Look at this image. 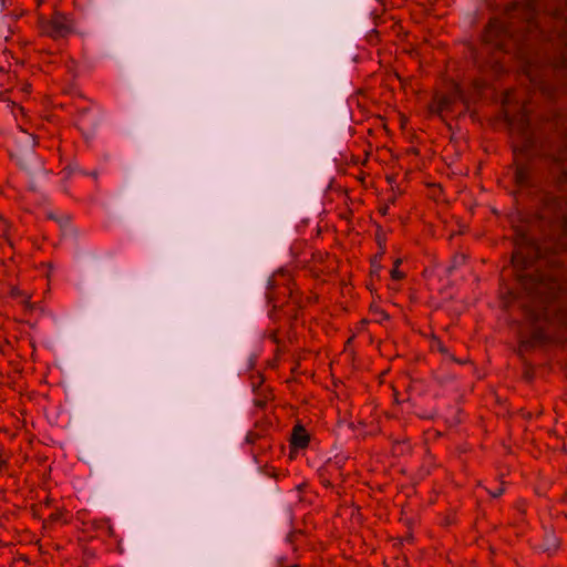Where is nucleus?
<instances>
[{
    "instance_id": "f03ea898",
    "label": "nucleus",
    "mask_w": 567,
    "mask_h": 567,
    "mask_svg": "<svg viewBox=\"0 0 567 567\" xmlns=\"http://www.w3.org/2000/svg\"><path fill=\"white\" fill-rule=\"evenodd\" d=\"M536 223L549 239L567 237V200L557 197L546 198Z\"/></svg>"
},
{
    "instance_id": "423d86ee",
    "label": "nucleus",
    "mask_w": 567,
    "mask_h": 567,
    "mask_svg": "<svg viewBox=\"0 0 567 567\" xmlns=\"http://www.w3.org/2000/svg\"><path fill=\"white\" fill-rule=\"evenodd\" d=\"M308 442L309 435L307 431L300 425L295 426L291 435V444L297 449H303L308 445Z\"/></svg>"
},
{
    "instance_id": "9b49d317",
    "label": "nucleus",
    "mask_w": 567,
    "mask_h": 567,
    "mask_svg": "<svg viewBox=\"0 0 567 567\" xmlns=\"http://www.w3.org/2000/svg\"><path fill=\"white\" fill-rule=\"evenodd\" d=\"M6 227H7L6 220L2 217H0V230H4Z\"/></svg>"
},
{
    "instance_id": "20e7f679",
    "label": "nucleus",
    "mask_w": 567,
    "mask_h": 567,
    "mask_svg": "<svg viewBox=\"0 0 567 567\" xmlns=\"http://www.w3.org/2000/svg\"><path fill=\"white\" fill-rule=\"evenodd\" d=\"M506 39L507 29L504 22L499 19H492L484 31V42L497 49H503L505 47Z\"/></svg>"
},
{
    "instance_id": "39448f33",
    "label": "nucleus",
    "mask_w": 567,
    "mask_h": 567,
    "mask_svg": "<svg viewBox=\"0 0 567 567\" xmlns=\"http://www.w3.org/2000/svg\"><path fill=\"white\" fill-rule=\"evenodd\" d=\"M462 91L457 84L454 85L453 92L449 95L445 94H436L433 99L431 109L433 112L437 114H443L444 112L450 111L452 104L456 100H461Z\"/></svg>"
},
{
    "instance_id": "0eeeda50",
    "label": "nucleus",
    "mask_w": 567,
    "mask_h": 567,
    "mask_svg": "<svg viewBox=\"0 0 567 567\" xmlns=\"http://www.w3.org/2000/svg\"><path fill=\"white\" fill-rule=\"evenodd\" d=\"M517 184L524 185L528 181V169L525 166H518L515 173Z\"/></svg>"
},
{
    "instance_id": "9d476101",
    "label": "nucleus",
    "mask_w": 567,
    "mask_h": 567,
    "mask_svg": "<svg viewBox=\"0 0 567 567\" xmlns=\"http://www.w3.org/2000/svg\"><path fill=\"white\" fill-rule=\"evenodd\" d=\"M7 462L6 455L0 451V470L4 466Z\"/></svg>"
},
{
    "instance_id": "f8f14e48",
    "label": "nucleus",
    "mask_w": 567,
    "mask_h": 567,
    "mask_svg": "<svg viewBox=\"0 0 567 567\" xmlns=\"http://www.w3.org/2000/svg\"><path fill=\"white\" fill-rule=\"evenodd\" d=\"M502 493H503V489L501 488V489H498L497 492L492 493V495H493L494 497H497V496H499Z\"/></svg>"
},
{
    "instance_id": "f257e3e1",
    "label": "nucleus",
    "mask_w": 567,
    "mask_h": 567,
    "mask_svg": "<svg viewBox=\"0 0 567 567\" xmlns=\"http://www.w3.org/2000/svg\"><path fill=\"white\" fill-rule=\"evenodd\" d=\"M537 250H514L512 265L522 287L532 299L543 305H548L560 295L566 293L564 284L554 275H546L540 271L538 262L534 257Z\"/></svg>"
},
{
    "instance_id": "7ed1b4c3",
    "label": "nucleus",
    "mask_w": 567,
    "mask_h": 567,
    "mask_svg": "<svg viewBox=\"0 0 567 567\" xmlns=\"http://www.w3.org/2000/svg\"><path fill=\"white\" fill-rule=\"evenodd\" d=\"M71 30V20L62 13H54L51 19L42 23V31L53 39L63 38L70 33Z\"/></svg>"
},
{
    "instance_id": "6e6552de",
    "label": "nucleus",
    "mask_w": 567,
    "mask_h": 567,
    "mask_svg": "<svg viewBox=\"0 0 567 567\" xmlns=\"http://www.w3.org/2000/svg\"><path fill=\"white\" fill-rule=\"evenodd\" d=\"M10 295H11L12 298L21 299L22 302H28L29 299L31 298L30 295L23 292L18 287H12L11 290H10Z\"/></svg>"
},
{
    "instance_id": "ddd939ff",
    "label": "nucleus",
    "mask_w": 567,
    "mask_h": 567,
    "mask_svg": "<svg viewBox=\"0 0 567 567\" xmlns=\"http://www.w3.org/2000/svg\"><path fill=\"white\" fill-rule=\"evenodd\" d=\"M508 100H509V96L506 95L505 99H504V104L508 103Z\"/></svg>"
},
{
    "instance_id": "1a4fd4ad",
    "label": "nucleus",
    "mask_w": 567,
    "mask_h": 567,
    "mask_svg": "<svg viewBox=\"0 0 567 567\" xmlns=\"http://www.w3.org/2000/svg\"><path fill=\"white\" fill-rule=\"evenodd\" d=\"M400 262H401V261H400V259H396V260L394 261V267H393V269H392V271H391V276H392V278H393V279H396V280H398V279H401V278L403 277V274H402V272H400V271H399V269H398V267H399Z\"/></svg>"
}]
</instances>
